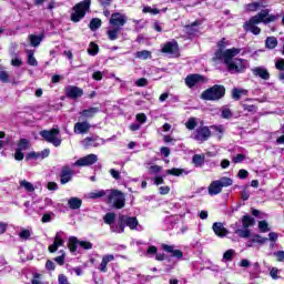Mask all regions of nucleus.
<instances>
[{"mask_svg": "<svg viewBox=\"0 0 284 284\" xmlns=\"http://www.w3.org/2000/svg\"><path fill=\"white\" fill-rule=\"evenodd\" d=\"M120 221L124 225V227L126 225V227H130V230H136L139 225V220H136V217H129L126 215H121Z\"/></svg>", "mask_w": 284, "mask_h": 284, "instance_id": "nucleus-16", "label": "nucleus"}, {"mask_svg": "<svg viewBox=\"0 0 284 284\" xmlns=\"http://www.w3.org/2000/svg\"><path fill=\"white\" fill-rule=\"evenodd\" d=\"M52 216H54V213H45L42 219L41 222L42 223H50V221H52Z\"/></svg>", "mask_w": 284, "mask_h": 284, "instance_id": "nucleus-59", "label": "nucleus"}, {"mask_svg": "<svg viewBox=\"0 0 284 284\" xmlns=\"http://www.w3.org/2000/svg\"><path fill=\"white\" fill-rule=\"evenodd\" d=\"M232 99L234 101H240L241 97H247L248 91L246 89H239V88H233L231 91Z\"/></svg>", "mask_w": 284, "mask_h": 284, "instance_id": "nucleus-21", "label": "nucleus"}, {"mask_svg": "<svg viewBox=\"0 0 284 284\" xmlns=\"http://www.w3.org/2000/svg\"><path fill=\"white\" fill-rule=\"evenodd\" d=\"M211 130H214V132H216L219 139H222L223 133L225 132V128L223 125H212Z\"/></svg>", "mask_w": 284, "mask_h": 284, "instance_id": "nucleus-45", "label": "nucleus"}, {"mask_svg": "<svg viewBox=\"0 0 284 284\" xmlns=\"http://www.w3.org/2000/svg\"><path fill=\"white\" fill-rule=\"evenodd\" d=\"M196 125H199V120H196V118H190L186 122H185V128L186 130H195Z\"/></svg>", "mask_w": 284, "mask_h": 284, "instance_id": "nucleus-39", "label": "nucleus"}, {"mask_svg": "<svg viewBox=\"0 0 284 284\" xmlns=\"http://www.w3.org/2000/svg\"><path fill=\"white\" fill-rule=\"evenodd\" d=\"M79 245H80V247H82V250H92V243L91 242L79 241Z\"/></svg>", "mask_w": 284, "mask_h": 284, "instance_id": "nucleus-54", "label": "nucleus"}, {"mask_svg": "<svg viewBox=\"0 0 284 284\" xmlns=\"http://www.w3.org/2000/svg\"><path fill=\"white\" fill-rule=\"evenodd\" d=\"M199 83H207V79L201 74H190L185 78V85L187 88H194Z\"/></svg>", "mask_w": 284, "mask_h": 284, "instance_id": "nucleus-11", "label": "nucleus"}, {"mask_svg": "<svg viewBox=\"0 0 284 284\" xmlns=\"http://www.w3.org/2000/svg\"><path fill=\"white\" fill-rule=\"evenodd\" d=\"M110 26L113 28H120L122 29L125 23H128V16L125 13L115 12L111 14V18L109 20Z\"/></svg>", "mask_w": 284, "mask_h": 284, "instance_id": "nucleus-8", "label": "nucleus"}, {"mask_svg": "<svg viewBox=\"0 0 284 284\" xmlns=\"http://www.w3.org/2000/svg\"><path fill=\"white\" fill-rule=\"evenodd\" d=\"M14 159L16 161H23V159H26V154L23 153V151H19L18 149H16Z\"/></svg>", "mask_w": 284, "mask_h": 284, "instance_id": "nucleus-58", "label": "nucleus"}, {"mask_svg": "<svg viewBox=\"0 0 284 284\" xmlns=\"http://www.w3.org/2000/svg\"><path fill=\"white\" fill-rule=\"evenodd\" d=\"M22 64L23 62L19 59V57H16L11 60V65L14 68H21Z\"/></svg>", "mask_w": 284, "mask_h": 284, "instance_id": "nucleus-62", "label": "nucleus"}, {"mask_svg": "<svg viewBox=\"0 0 284 284\" xmlns=\"http://www.w3.org/2000/svg\"><path fill=\"white\" fill-rule=\"evenodd\" d=\"M222 119H232V110L227 106H222Z\"/></svg>", "mask_w": 284, "mask_h": 284, "instance_id": "nucleus-46", "label": "nucleus"}, {"mask_svg": "<svg viewBox=\"0 0 284 284\" xmlns=\"http://www.w3.org/2000/svg\"><path fill=\"white\" fill-rule=\"evenodd\" d=\"M110 190H95L93 192H90L88 194V199H103V196H106L108 197V193H109Z\"/></svg>", "mask_w": 284, "mask_h": 284, "instance_id": "nucleus-24", "label": "nucleus"}, {"mask_svg": "<svg viewBox=\"0 0 284 284\" xmlns=\"http://www.w3.org/2000/svg\"><path fill=\"white\" fill-rule=\"evenodd\" d=\"M227 45H230V42L223 38L219 43V49L215 51L213 61H223V63L226 65L229 72L231 74H236V72H243L245 70V65L243 64V59H235L234 57H237V54H241V49L239 48H232L226 49Z\"/></svg>", "mask_w": 284, "mask_h": 284, "instance_id": "nucleus-1", "label": "nucleus"}, {"mask_svg": "<svg viewBox=\"0 0 284 284\" xmlns=\"http://www.w3.org/2000/svg\"><path fill=\"white\" fill-rule=\"evenodd\" d=\"M20 187H23L27 192H34V185L27 180L20 181Z\"/></svg>", "mask_w": 284, "mask_h": 284, "instance_id": "nucleus-41", "label": "nucleus"}, {"mask_svg": "<svg viewBox=\"0 0 284 284\" xmlns=\"http://www.w3.org/2000/svg\"><path fill=\"white\" fill-rule=\"evenodd\" d=\"M136 59H141L142 61H145L146 59H150V57H152V52L148 51V50H143V51H138L135 53Z\"/></svg>", "mask_w": 284, "mask_h": 284, "instance_id": "nucleus-40", "label": "nucleus"}, {"mask_svg": "<svg viewBox=\"0 0 284 284\" xmlns=\"http://www.w3.org/2000/svg\"><path fill=\"white\" fill-rule=\"evenodd\" d=\"M184 170L183 169H169L166 170V174H170L172 176H181L183 174Z\"/></svg>", "mask_w": 284, "mask_h": 284, "instance_id": "nucleus-48", "label": "nucleus"}, {"mask_svg": "<svg viewBox=\"0 0 284 284\" xmlns=\"http://www.w3.org/2000/svg\"><path fill=\"white\" fill-rule=\"evenodd\" d=\"M98 112H99V108L93 106V108L83 110L80 114L81 116H85V119H92L94 114H97Z\"/></svg>", "mask_w": 284, "mask_h": 284, "instance_id": "nucleus-30", "label": "nucleus"}, {"mask_svg": "<svg viewBox=\"0 0 284 284\" xmlns=\"http://www.w3.org/2000/svg\"><path fill=\"white\" fill-rule=\"evenodd\" d=\"M242 225L244 230H247V227H254V225H256V220H254V217L251 215H244L242 217Z\"/></svg>", "mask_w": 284, "mask_h": 284, "instance_id": "nucleus-25", "label": "nucleus"}, {"mask_svg": "<svg viewBox=\"0 0 284 284\" xmlns=\"http://www.w3.org/2000/svg\"><path fill=\"white\" fill-rule=\"evenodd\" d=\"M90 128H92V124L88 121L78 122L74 124L73 132L75 134H88L90 132Z\"/></svg>", "mask_w": 284, "mask_h": 284, "instance_id": "nucleus-14", "label": "nucleus"}, {"mask_svg": "<svg viewBox=\"0 0 284 284\" xmlns=\"http://www.w3.org/2000/svg\"><path fill=\"white\" fill-rule=\"evenodd\" d=\"M104 144H105V140L97 135L85 138L82 141L83 148H99V145H104Z\"/></svg>", "mask_w": 284, "mask_h": 284, "instance_id": "nucleus-12", "label": "nucleus"}, {"mask_svg": "<svg viewBox=\"0 0 284 284\" xmlns=\"http://www.w3.org/2000/svg\"><path fill=\"white\" fill-rule=\"evenodd\" d=\"M27 57H28L27 63L29 65H33V67L39 65V62L37 61V58H34V51L28 50L27 51Z\"/></svg>", "mask_w": 284, "mask_h": 284, "instance_id": "nucleus-35", "label": "nucleus"}, {"mask_svg": "<svg viewBox=\"0 0 284 284\" xmlns=\"http://www.w3.org/2000/svg\"><path fill=\"white\" fill-rule=\"evenodd\" d=\"M63 243H64V241H63V237H62V233H61V232H58V233L55 234V236H54V242H53V244H51V245L49 246V252H50L51 254H54V252H57V250H59V247H63Z\"/></svg>", "mask_w": 284, "mask_h": 284, "instance_id": "nucleus-19", "label": "nucleus"}, {"mask_svg": "<svg viewBox=\"0 0 284 284\" xmlns=\"http://www.w3.org/2000/svg\"><path fill=\"white\" fill-rule=\"evenodd\" d=\"M60 256L55 257L54 261L55 263H58V265H63V263H65V252L64 251H60Z\"/></svg>", "mask_w": 284, "mask_h": 284, "instance_id": "nucleus-51", "label": "nucleus"}, {"mask_svg": "<svg viewBox=\"0 0 284 284\" xmlns=\"http://www.w3.org/2000/svg\"><path fill=\"white\" fill-rule=\"evenodd\" d=\"M251 242L253 243H260L261 245H263V243H267V239L263 237L261 235H254L251 240Z\"/></svg>", "mask_w": 284, "mask_h": 284, "instance_id": "nucleus-49", "label": "nucleus"}, {"mask_svg": "<svg viewBox=\"0 0 284 284\" xmlns=\"http://www.w3.org/2000/svg\"><path fill=\"white\" fill-rule=\"evenodd\" d=\"M258 229L261 232H266L267 231V223L265 221H260L258 222Z\"/></svg>", "mask_w": 284, "mask_h": 284, "instance_id": "nucleus-64", "label": "nucleus"}, {"mask_svg": "<svg viewBox=\"0 0 284 284\" xmlns=\"http://www.w3.org/2000/svg\"><path fill=\"white\" fill-rule=\"evenodd\" d=\"M82 204H83V201H81V199L79 197H71L68 201V205L70 210H79Z\"/></svg>", "mask_w": 284, "mask_h": 284, "instance_id": "nucleus-28", "label": "nucleus"}, {"mask_svg": "<svg viewBox=\"0 0 284 284\" xmlns=\"http://www.w3.org/2000/svg\"><path fill=\"white\" fill-rule=\"evenodd\" d=\"M106 203L115 207V210H123L125 207V195L119 190H109Z\"/></svg>", "mask_w": 284, "mask_h": 284, "instance_id": "nucleus-4", "label": "nucleus"}, {"mask_svg": "<svg viewBox=\"0 0 284 284\" xmlns=\"http://www.w3.org/2000/svg\"><path fill=\"white\" fill-rule=\"evenodd\" d=\"M61 131L59 129L43 130L40 132V136L44 139L48 143L54 145V148H59L61 145V138H59Z\"/></svg>", "mask_w": 284, "mask_h": 284, "instance_id": "nucleus-6", "label": "nucleus"}, {"mask_svg": "<svg viewBox=\"0 0 284 284\" xmlns=\"http://www.w3.org/2000/svg\"><path fill=\"white\" fill-rule=\"evenodd\" d=\"M225 97V87L215 84L202 92L201 99L203 101H220Z\"/></svg>", "mask_w": 284, "mask_h": 284, "instance_id": "nucleus-3", "label": "nucleus"}, {"mask_svg": "<svg viewBox=\"0 0 284 284\" xmlns=\"http://www.w3.org/2000/svg\"><path fill=\"white\" fill-rule=\"evenodd\" d=\"M20 152H26V150H30V141L28 139H20L18 142V148Z\"/></svg>", "mask_w": 284, "mask_h": 284, "instance_id": "nucleus-31", "label": "nucleus"}, {"mask_svg": "<svg viewBox=\"0 0 284 284\" xmlns=\"http://www.w3.org/2000/svg\"><path fill=\"white\" fill-rule=\"evenodd\" d=\"M212 136V131L210 128L200 125L191 135V139L197 141V143H205Z\"/></svg>", "mask_w": 284, "mask_h": 284, "instance_id": "nucleus-7", "label": "nucleus"}, {"mask_svg": "<svg viewBox=\"0 0 284 284\" xmlns=\"http://www.w3.org/2000/svg\"><path fill=\"white\" fill-rule=\"evenodd\" d=\"M65 97L68 99L77 100L83 97V89L75 85H68L64 88Z\"/></svg>", "mask_w": 284, "mask_h": 284, "instance_id": "nucleus-10", "label": "nucleus"}, {"mask_svg": "<svg viewBox=\"0 0 284 284\" xmlns=\"http://www.w3.org/2000/svg\"><path fill=\"white\" fill-rule=\"evenodd\" d=\"M103 221L106 225H114V221H116V214L113 212H109L103 216Z\"/></svg>", "mask_w": 284, "mask_h": 284, "instance_id": "nucleus-33", "label": "nucleus"}, {"mask_svg": "<svg viewBox=\"0 0 284 284\" xmlns=\"http://www.w3.org/2000/svg\"><path fill=\"white\" fill-rule=\"evenodd\" d=\"M142 12H144V14H159V9H152V7H144Z\"/></svg>", "mask_w": 284, "mask_h": 284, "instance_id": "nucleus-56", "label": "nucleus"}, {"mask_svg": "<svg viewBox=\"0 0 284 284\" xmlns=\"http://www.w3.org/2000/svg\"><path fill=\"white\" fill-rule=\"evenodd\" d=\"M20 239H22L23 241H28V239H30V236H32V231L24 229L20 232L19 234Z\"/></svg>", "mask_w": 284, "mask_h": 284, "instance_id": "nucleus-47", "label": "nucleus"}, {"mask_svg": "<svg viewBox=\"0 0 284 284\" xmlns=\"http://www.w3.org/2000/svg\"><path fill=\"white\" fill-rule=\"evenodd\" d=\"M68 247L70 252H75L77 247H79V239H77L75 236H71L69 239Z\"/></svg>", "mask_w": 284, "mask_h": 284, "instance_id": "nucleus-36", "label": "nucleus"}, {"mask_svg": "<svg viewBox=\"0 0 284 284\" xmlns=\"http://www.w3.org/2000/svg\"><path fill=\"white\" fill-rule=\"evenodd\" d=\"M275 68H276V70H284V60L283 59H278L275 62Z\"/></svg>", "mask_w": 284, "mask_h": 284, "instance_id": "nucleus-63", "label": "nucleus"}, {"mask_svg": "<svg viewBox=\"0 0 284 284\" xmlns=\"http://www.w3.org/2000/svg\"><path fill=\"white\" fill-rule=\"evenodd\" d=\"M91 3L92 0H83L75 4L73 7V12L71 13V21H73V23H79V21L85 17L87 12L90 11Z\"/></svg>", "mask_w": 284, "mask_h": 284, "instance_id": "nucleus-5", "label": "nucleus"}, {"mask_svg": "<svg viewBox=\"0 0 284 284\" xmlns=\"http://www.w3.org/2000/svg\"><path fill=\"white\" fill-rule=\"evenodd\" d=\"M242 108L246 112H256V105L254 104H242Z\"/></svg>", "mask_w": 284, "mask_h": 284, "instance_id": "nucleus-61", "label": "nucleus"}, {"mask_svg": "<svg viewBox=\"0 0 284 284\" xmlns=\"http://www.w3.org/2000/svg\"><path fill=\"white\" fill-rule=\"evenodd\" d=\"M276 45H278V40L276 39V37H267L265 40V48L267 50H274V48H276Z\"/></svg>", "mask_w": 284, "mask_h": 284, "instance_id": "nucleus-29", "label": "nucleus"}, {"mask_svg": "<svg viewBox=\"0 0 284 284\" xmlns=\"http://www.w3.org/2000/svg\"><path fill=\"white\" fill-rule=\"evenodd\" d=\"M252 73L254 77H258L260 79H263V81H270V71H267L264 67H255L252 69Z\"/></svg>", "mask_w": 284, "mask_h": 284, "instance_id": "nucleus-17", "label": "nucleus"}, {"mask_svg": "<svg viewBox=\"0 0 284 284\" xmlns=\"http://www.w3.org/2000/svg\"><path fill=\"white\" fill-rule=\"evenodd\" d=\"M162 52L176 57L179 54V43L175 41L166 42L162 48Z\"/></svg>", "mask_w": 284, "mask_h": 284, "instance_id": "nucleus-13", "label": "nucleus"}, {"mask_svg": "<svg viewBox=\"0 0 284 284\" xmlns=\"http://www.w3.org/2000/svg\"><path fill=\"white\" fill-rule=\"evenodd\" d=\"M114 261V255H104L100 264V272H108V263Z\"/></svg>", "mask_w": 284, "mask_h": 284, "instance_id": "nucleus-27", "label": "nucleus"}, {"mask_svg": "<svg viewBox=\"0 0 284 284\" xmlns=\"http://www.w3.org/2000/svg\"><path fill=\"white\" fill-rule=\"evenodd\" d=\"M196 26H199V22H193L192 24L186 26V32H189V34H194V32H196V29H194Z\"/></svg>", "mask_w": 284, "mask_h": 284, "instance_id": "nucleus-53", "label": "nucleus"}, {"mask_svg": "<svg viewBox=\"0 0 284 284\" xmlns=\"http://www.w3.org/2000/svg\"><path fill=\"white\" fill-rule=\"evenodd\" d=\"M0 81L2 83H10V74L7 71H0Z\"/></svg>", "mask_w": 284, "mask_h": 284, "instance_id": "nucleus-50", "label": "nucleus"}, {"mask_svg": "<svg viewBox=\"0 0 284 284\" xmlns=\"http://www.w3.org/2000/svg\"><path fill=\"white\" fill-rule=\"evenodd\" d=\"M278 17L274 14H270V9H263L257 14L250 18L248 21H246L243 24V28L245 32H251L252 34L258 36L261 34V28H258V23H264L267 26V23H273V21H276Z\"/></svg>", "mask_w": 284, "mask_h": 284, "instance_id": "nucleus-2", "label": "nucleus"}, {"mask_svg": "<svg viewBox=\"0 0 284 284\" xmlns=\"http://www.w3.org/2000/svg\"><path fill=\"white\" fill-rule=\"evenodd\" d=\"M222 187H221V185L219 184V181L216 180V181H213L211 184H210V186H209V194L211 195V196H214V195H216V194H221V192H222Z\"/></svg>", "mask_w": 284, "mask_h": 284, "instance_id": "nucleus-23", "label": "nucleus"}, {"mask_svg": "<svg viewBox=\"0 0 284 284\" xmlns=\"http://www.w3.org/2000/svg\"><path fill=\"white\" fill-rule=\"evenodd\" d=\"M101 19L99 18H93L90 23H89V28L90 30H92V32H97V30H99V28H101Z\"/></svg>", "mask_w": 284, "mask_h": 284, "instance_id": "nucleus-37", "label": "nucleus"}, {"mask_svg": "<svg viewBox=\"0 0 284 284\" xmlns=\"http://www.w3.org/2000/svg\"><path fill=\"white\" fill-rule=\"evenodd\" d=\"M263 4L261 2H252L245 6L246 12H256L258 8H262Z\"/></svg>", "mask_w": 284, "mask_h": 284, "instance_id": "nucleus-38", "label": "nucleus"}, {"mask_svg": "<svg viewBox=\"0 0 284 284\" xmlns=\"http://www.w3.org/2000/svg\"><path fill=\"white\" fill-rule=\"evenodd\" d=\"M135 85L138 88H145V85H148V79L145 78H140L135 81Z\"/></svg>", "mask_w": 284, "mask_h": 284, "instance_id": "nucleus-55", "label": "nucleus"}, {"mask_svg": "<svg viewBox=\"0 0 284 284\" xmlns=\"http://www.w3.org/2000/svg\"><path fill=\"white\" fill-rule=\"evenodd\" d=\"M121 30L122 29H120V27L109 28L106 31V34H108L110 41H116V39H119V34L121 33Z\"/></svg>", "mask_w": 284, "mask_h": 284, "instance_id": "nucleus-22", "label": "nucleus"}, {"mask_svg": "<svg viewBox=\"0 0 284 284\" xmlns=\"http://www.w3.org/2000/svg\"><path fill=\"white\" fill-rule=\"evenodd\" d=\"M97 161H99V156H97V154H89L75 161L73 165L77 168H85L88 165H94Z\"/></svg>", "mask_w": 284, "mask_h": 284, "instance_id": "nucleus-9", "label": "nucleus"}, {"mask_svg": "<svg viewBox=\"0 0 284 284\" xmlns=\"http://www.w3.org/2000/svg\"><path fill=\"white\" fill-rule=\"evenodd\" d=\"M29 41L33 48H38V45H41V42L43 41V37L41 36H36V34H30L29 36Z\"/></svg>", "mask_w": 284, "mask_h": 284, "instance_id": "nucleus-32", "label": "nucleus"}, {"mask_svg": "<svg viewBox=\"0 0 284 284\" xmlns=\"http://www.w3.org/2000/svg\"><path fill=\"white\" fill-rule=\"evenodd\" d=\"M217 183L220 184V187H230V185H232V183H234V181H232V179L230 178H221L220 180H217Z\"/></svg>", "mask_w": 284, "mask_h": 284, "instance_id": "nucleus-42", "label": "nucleus"}, {"mask_svg": "<svg viewBox=\"0 0 284 284\" xmlns=\"http://www.w3.org/2000/svg\"><path fill=\"white\" fill-rule=\"evenodd\" d=\"M192 163L196 168H203V165H205V154L193 155Z\"/></svg>", "mask_w": 284, "mask_h": 284, "instance_id": "nucleus-26", "label": "nucleus"}, {"mask_svg": "<svg viewBox=\"0 0 284 284\" xmlns=\"http://www.w3.org/2000/svg\"><path fill=\"white\" fill-rule=\"evenodd\" d=\"M223 258H224V261H232V258H234V250H227L223 254Z\"/></svg>", "mask_w": 284, "mask_h": 284, "instance_id": "nucleus-52", "label": "nucleus"}, {"mask_svg": "<svg viewBox=\"0 0 284 284\" xmlns=\"http://www.w3.org/2000/svg\"><path fill=\"white\" fill-rule=\"evenodd\" d=\"M109 173L111 174L112 179H115V181H121V172L111 169Z\"/></svg>", "mask_w": 284, "mask_h": 284, "instance_id": "nucleus-57", "label": "nucleus"}, {"mask_svg": "<svg viewBox=\"0 0 284 284\" xmlns=\"http://www.w3.org/2000/svg\"><path fill=\"white\" fill-rule=\"evenodd\" d=\"M273 255L276 257L278 263L284 262V251H277V252L273 253Z\"/></svg>", "mask_w": 284, "mask_h": 284, "instance_id": "nucleus-60", "label": "nucleus"}, {"mask_svg": "<svg viewBox=\"0 0 284 284\" xmlns=\"http://www.w3.org/2000/svg\"><path fill=\"white\" fill-rule=\"evenodd\" d=\"M72 174H74V172L70 166H63L60 174L61 184L65 185V183H70V181H72Z\"/></svg>", "mask_w": 284, "mask_h": 284, "instance_id": "nucleus-15", "label": "nucleus"}, {"mask_svg": "<svg viewBox=\"0 0 284 284\" xmlns=\"http://www.w3.org/2000/svg\"><path fill=\"white\" fill-rule=\"evenodd\" d=\"M110 230H111V232H114L115 234H123L125 232V224H123V222L120 221L119 225L111 224Z\"/></svg>", "mask_w": 284, "mask_h": 284, "instance_id": "nucleus-34", "label": "nucleus"}, {"mask_svg": "<svg viewBox=\"0 0 284 284\" xmlns=\"http://www.w3.org/2000/svg\"><path fill=\"white\" fill-rule=\"evenodd\" d=\"M88 54L91 57H95V54H99V45H97L94 42L90 43V48L88 49Z\"/></svg>", "mask_w": 284, "mask_h": 284, "instance_id": "nucleus-44", "label": "nucleus"}, {"mask_svg": "<svg viewBox=\"0 0 284 284\" xmlns=\"http://www.w3.org/2000/svg\"><path fill=\"white\" fill-rule=\"evenodd\" d=\"M162 250L172 254L174 258H183V252L181 250H175L174 245L162 244Z\"/></svg>", "mask_w": 284, "mask_h": 284, "instance_id": "nucleus-20", "label": "nucleus"}, {"mask_svg": "<svg viewBox=\"0 0 284 284\" xmlns=\"http://www.w3.org/2000/svg\"><path fill=\"white\" fill-rule=\"evenodd\" d=\"M212 230L216 236L220 239H223L224 236H227L229 231L225 229L222 222H215L213 223Z\"/></svg>", "mask_w": 284, "mask_h": 284, "instance_id": "nucleus-18", "label": "nucleus"}, {"mask_svg": "<svg viewBox=\"0 0 284 284\" xmlns=\"http://www.w3.org/2000/svg\"><path fill=\"white\" fill-rule=\"evenodd\" d=\"M235 234H237L241 239H250L252 232L247 229L235 230Z\"/></svg>", "mask_w": 284, "mask_h": 284, "instance_id": "nucleus-43", "label": "nucleus"}]
</instances>
